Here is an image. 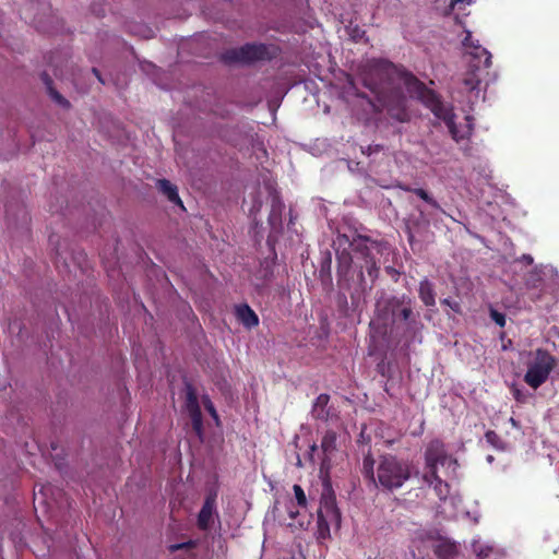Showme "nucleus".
Segmentation results:
<instances>
[{
    "label": "nucleus",
    "mask_w": 559,
    "mask_h": 559,
    "mask_svg": "<svg viewBox=\"0 0 559 559\" xmlns=\"http://www.w3.org/2000/svg\"><path fill=\"white\" fill-rule=\"evenodd\" d=\"M202 402H203V405L205 407V409L207 411V413L216 420L218 421V415H217V412L215 409V406L214 404L212 403L211 399L207 396V395H204L202 397Z\"/></svg>",
    "instance_id": "7c9ffc66"
},
{
    "label": "nucleus",
    "mask_w": 559,
    "mask_h": 559,
    "mask_svg": "<svg viewBox=\"0 0 559 559\" xmlns=\"http://www.w3.org/2000/svg\"><path fill=\"white\" fill-rule=\"evenodd\" d=\"M47 93L50 96V98L60 107L64 109H69L71 107L70 102L66 97H63L55 87L47 91Z\"/></svg>",
    "instance_id": "a878e982"
},
{
    "label": "nucleus",
    "mask_w": 559,
    "mask_h": 559,
    "mask_svg": "<svg viewBox=\"0 0 559 559\" xmlns=\"http://www.w3.org/2000/svg\"><path fill=\"white\" fill-rule=\"evenodd\" d=\"M235 317L248 330L259 325V317L248 304L236 305Z\"/></svg>",
    "instance_id": "4468645a"
},
{
    "label": "nucleus",
    "mask_w": 559,
    "mask_h": 559,
    "mask_svg": "<svg viewBox=\"0 0 559 559\" xmlns=\"http://www.w3.org/2000/svg\"><path fill=\"white\" fill-rule=\"evenodd\" d=\"M293 490H294L298 507L306 509L307 508V497H306V493H305L302 487L300 485L295 484L293 486Z\"/></svg>",
    "instance_id": "c85d7f7f"
},
{
    "label": "nucleus",
    "mask_w": 559,
    "mask_h": 559,
    "mask_svg": "<svg viewBox=\"0 0 559 559\" xmlns=\"http://www.w3.org/2000/svg\"><path fill=\"white\" fill-rule=\"evenodd\" d=\"M337 435L333 430H326L321 440V450L323 453L322 465H329L331 455L336 451Z\"/></svg>",
    "instance_id": "dca6fc26"
},
{
    "label": "nucleus",
    "mask_w": 559,
    "mask_h": 559,
    "mask_svg": "<svg viewBox=\"0 0 559 559\" xmlns=\"http://www.w3.org/2000/svg\"><path fill=\"white\" fill-rule=\"evenodd\" d=\"M22 219H23L24 222H26V221H27V213H26L24 210H22Z\"/></svg>",
    "instance_id": "a18cd8bd"
},
{
    "label": "nucleus",
    "mask_w": 559,
    "mask_h": 559,
    "mask_svg": "<svg viewBox=\"0 0 559 559\" xmlns=\"http://www.w3.org/2000/svg\"><path fill=\"white\" fill-rule=\"evenodd\" d=\"M441 304L442 305H445L448 307H450L454 312H460L461 311V306L457 301H453L451 300L450 298H444L441 300Z\"/></svg>",
    "instance_id": "f704fd0d"
},
{
    "label": "nucleus",
    "mask_w": 559,
    "mask_h": 559,
    "mask_svg": "<svg viewBox=\"0 0 559 559\" xmlns=\"http://www.w3.org/2000/svg\"><path fill=\"white\" fill-rule=\"evenodd\" d=\"M290 518L292 519H295L296 518V514L294 512H290Z\"/></svg>",
    "instance_id": "603ef678"
},
{
    "label": "nucleus",
    "mask_w": 559,
    "mask_h": 559,
    "mask_svg": "<svg viewBox=\"0 0 559 559\" xmlns=\"http://www.w3.org/2000/svg\"><path fill=\"white\" fill-rule=\"evenodd\" d=\"M277 55V48L271 44L248 43L237 48H230L222 53V60L227 64H253L259 61H271Z\"/></svg>",
    "instance_id": "39448f33"
},
{
    "label": "nucleus",
    "mask_w": 559,
    "mask_h": 559,
    "mask_svg": "<svg viewBox=\"0 0 559 559\" xmlns=\"http://www.w3.org/2000/svg\"><path fill=\"white\" fill-rule=\"evenodd\" d=\"M177 207H180L182 209L183 211L186 210L185 206H183V202L182 200L179 198V195L177 194Z\"/></svg>",
    "instance_id": "79ce46f5"
},
{
    "label": "nucleus",
    "mask_w": 559,
    "mask_h": 559,
    "mask_svg": "<svg viewBox=\"0 0 559 559\" xmlns=\"http://www.w3.org/2000/svg\"><path fill=\"white\" fill-rule=\"evenodd\" d=\"M404 78L405 87L412 97L420 100L437 118H445L450 109L443 104L440 96L435 91L428 88L426 84L412 72L404 73Z\"/></svg>",
    "instance_id": "423d86ee"
},
{
    "label": "nucleus",
    "mask_w": 559,
    "mask_h": 559,
    "mask_svg": "<svg viewBox=\"0 0 559 559\" xmlns=\"http://www.w3.org/2000/svg\"><path fill=\"white\" fill-rule=\"evenodd\" d=\"M425 467H433V465H444L448 460L445 444L440 439L431 440L425 450Z\"/></svg>",
    "instance_id": "f8f14e48"
},
{
    "label": "nucleus",
    "mask_w": 559,
    "mask_h": 559,
    "mask_svg": "<svg viewBox=\"0 0 559 559\" xmlns=\"http://www.w3.org/2000/svg\"><path fill=\"white\" fill-rule=\"evenodd\" d=\"M539 298H540V295H537V296L532 295L531 296V300H534V301L538 300Z\"/></svg>",
    "instance_id": "de8ad7c7"
},
{
    "label": "nucleus",
    "mask_w": 559,
    "mask_h": 559,
    "mask_svg": "<svg viewBox=\"0 0 559 559\" xmlns=\"http://www.w3.org/2000/svg\"><path fill=\"white\" fill-rule=\"evenodd\" d=\"M183 411L188 413L191 419L193 431L200 439H202L204 429L202 413L198 399V392L197 389L187 379H185Z\"/></svg>",
    "instance_id": "1a4fd4ad"
},
{
    "label": "nucleus",
    "mask_w": 559,
    "mask_h": 559,
    "mask_svg": "<svg viewBox=\"0 0 559 559\" xmlns=\"http://www.w3.org/2000/svg\"><path fill=\"white\" fill-rule=\"evenodd\" d=\"M367 242V237L354 238L352 254L342 253L338 258L337 283L341 289L349 293L352 300L371 290L379 276L380 267Z\"/></svg>",
    "instance_id": "f257e3e1"
},
{
    "label": "nucleus",
    "mask_w": 559,
    "mask_h": 559,
    "mask_svg": "<svg viewBox=\"0 0 559 559\" xmlns=\"http://www.w3.org/2000/svg\"><path fill=\"white\" fill-rule=\"evenodd\" d=\"M5 213H7L8 216L10 215V209L9 207H7Z\"/></svg>",
    "instance_id": "864d4df0"
},
{
    "label": "nucleus",
    "mask_w": 559,
    "mask_h": 559,
    "mask_svg": "<svg viewBox=\"0 0 559 559\" xmlns=\"http://www.w3.org/2000/svg\"><path fill=\"white\" fill-rule=\"evenodd\" d=\"M556 366V359L550 353L543 348H537L534 352L532 361L527 365V371L524 376V381L533 389H538L544 384L551 370Z\"/></svg>",
    "instance_id": "0eeeda50"
},
{
    "label": "nucleus",
    "mask_w": 559,
    "mask_h": 559,
    "mask_svg": "<svg viewBox=\"0 0 559 559\" xmlns=\"http://www.w3.org/2000/svg\"><path fill=\"white\" fill-rule=\"evenodd\" d=\"M521 260H522L523 262H525L526 264H528V265L533 263V258H532V255H530V254H523V255L521 257Z\"/></svg>",
    "instance_id": "58836bf2"
},
{
    "label": "nucleus",
    "mask_w": 559,
    "mask_h": 559,
    "mask_svg": "<svg viewBox=\"0 0 559 559\" xmlns=\"http://www.w3.org/2000/svg\"><path fill=\"white\" fill-rule=\"evenodd\" d=\"M361 473L379 489L393 492L411 479L412 464L396 455L384 454L379 457L374 469V460L369 453L364 457Z\"/></svg>",
    "instance_id": "f03ea898"
},
{
    "label": "nucleus",
    "mask_w": 559,
    "mask_h": 559,
    "mask_svg": "<svg viewBox=\"0 0 559 559\" xmlns=\"http://www.w3.org/2000/svg\"><path fill=\"white\" fill-rule=\"evenodd\" d=\"M433 554L440 559H455L459 555V545L448 538H439L432 547Z\"/></svg>",
    "instance_id": "2eb2a0df"
},
{
    "label": "nucleus",
    "mask_w": 559,
    "mask_h": 559,
    "mask_svg": "<svg viewBox=\"0 0 559 559\" xmlns=\"http://www.w3.org/2000/svg\"><path fill=\"white\" fill-rule=\"evenodd\" d=\"M217 491L212 489L205 496L201 510L198 513L197 526L200 531H210L215 519H218L216 507Z\"/></svg>",
    "instance_id": "9b49d317"
},
{
    "label": "nucleus",
    "mask_w": 559,
    "mask_h": 559,
    "mask_svg": "<svg viewBox=\"0 0 559 559\" xmlns=\"http://www.w3.org/2000/svg\"><path fill=\"white\" fill-rule=\"evenodd\" d=\"M514 397L520 401L521 400V393L519 390H514Z\"/></svg>",
    "instance_id": "c03bdc74"
},
{
    "label": "nucleus",
    "mask_w": 559,
    "mask_h": 559,
    "mask_svg": "<svg viewBox=\"0 0 559 559\" xmlns=\"http://www.w3.org/2000/svg\"><path fill=\"white\" fill-rule=\"evenodd\" d=\"M103 14H104V10H103V9H102V10H99V12H97V15H98V16H102Z\"/></svg>",
    "instance_id": "09e8293b"
},
{
    "label": "nucleus",
    "mask_w": 559,
    "mask_h": 559,
    "mask_svg": "<svg viewBox=\"0 0 559 559\" xmlns=\"http://www.w3.org/2000/svg\"><path fill=\"white\" fill-rule=\"evenodd\" d=\"M493 437H496V433L493 431L486 432V438L488 441H491Z\"/></svg>",
    "instance_id": "37998d69"
},
{
    "label": "nucleus",
    "mask_w": 559,
    "mask_h": 559,
    "mask_svg": "<svg viewBox=\"0 0 559 559\" xmlns=\"http://www.w3.org/2000/svg\"><path fill=\"white\" fill-rule=\"evenodd\" d=\"M481 79L478 69H471L464 73L462 79L463 88L466 92H474L479 88Z\"/></svg>",
    "instance_id": "412c9836"
},
{
    "label": "nucleus",
    "mask_w": 559,
    "mask_h": 559,
    "mask_svg": "<svg viewBox=\"0 0 559 559\" xmlns=\"http://www.w3.org/2000/svg\"><path fill=\"white\" fill-rule=\"evenodd\" d=\"M418 313L414 312V299L406 295H392L377 300L374 319L370 325L382 324L386 333L388 326L394 328L404 324L411 330L417 323Z\"/></svg>",
    "instance_id": "7ed1b4c3"
},
{
    "label": "nucleus",
    "mask_w": 559,
    "mask_h": 559,
    "mask_svg": "<svg viewBox=\"0 0 559 559\" xmlns=\"http://www.w3.org/2000/svg\"><path fill=\"white\" fill-rule=\"evenodd\" d=\"M418 224H419L418 222H414L412 225L411 224L406 225V234H407V238H408V241L411 245L413 243V241L415 239L414 227L418 226Z\"/></svg>",
    "instance_id": "e433bc0d"
},
{
    "label": "nucleus",
    "mask_w": 559,
    "mask_h": 559,
    "mask_svg": "<svg viewBox=\"0 0 559 559\" xmlns=\"http://www.w3.org/2000/svg\"><path fill=\"white\" fill-rule=\"evenodd\" d=\"M490 318L500 328H503L506 325V323H507L504 313L499 312V311H497L495 309L490 310Z\"/></svg>",
    "instance_id": "2f4dec72"
},
{
    "label": "nucleus",
    "mask_w": 559,
    "mask_h": 559,
    "mask_svg": "<svg viewBox=\"0 0 559 559\" xmlns=\"http://www.w3.org/2000/svg\"><path fill=\"white\" fill-rule=\"evenodd\" d=\"M341 526V512L336 506L334 493L329 490L324 491L320 499L318 509V537L325 539L330 537V526Z\"/></svg>",
    "instance_id": "6e6552de"
},
{
    "label": "nucleus",
    "mask_w": 559,
    "mask_h": 559,
    "mask_svg": "<svg viewBox=\"0 0 559 559\" xmlns=\"http://www.w3.org/2000/svg\"><path fill=\"white\" fill-rule=\"evenodd\" d=\"M438 479H441L438 475V465H433V467H425V473L423 474V480L431 486Z\"/></svg>",
    "instance_id": "bb28decb"
},
{
    "label": "nucleus",
    "mask_w": 559,
    "mask_h": 559,
    "mask_svg": "<svg viewBox=\"0 0 559 559\" xmlns=\"http://www.w3.org/2000/svg\"><path fill=\"white\" fill-rule=\"evenodd\" d=\"M156 188L164 193L169 201L175 202V187L167 179L156 180Z\"/></svg>",
    "instance_id": "5701e85b"
},
{
    "label": "nucleus",
    "mask_w": 559,
    "mask_h": 559,
    "mask_svg": "<svg viewBox=\"0 0 559 559\" xmlns=\"http://www.w3.org/2000/svg\"><path fill=\"white\" fill-rule=\"evenodd\" d=\"M463 45L471 49L469 53L475 56V57H480L481 55L485 56V64L486 67H489L490 63H491V55L485 49L483 48L478 41L474 40L473 39V36L471 34V32H466V36L464 37L463 39Z\"/></svg>",
    "instance_id": "a211bd4d"
},
{
    "label": "nucleus",
    "mask_w": 559,
    "mask_h": 559,
    "mask_svg": "<svg viewBox=\"0 0 559 559\" xmlns=\"http://www.w3.org/2000/svg\"><path fill=\"white\" fill-rule=\"evenodd\" d=\"M465 0H451L450 7L454 9L459 3H463ZM467 3L471 2V0H466Z\"/></svg>",
    "instance_id": "ea45409f"
},
{
    "label": "nucleus",
    "mask_w": 559,
    "mask_h": 559,
    "mask_svg": "<svg viewBox=\"0 0 559 559\" xmlns=\"http://www.w3.org/2000/svg\"><path fill=\"white\" fill-rule=\"evenodd\" d=\"M473 550L477 559H486L492 552V547L483 544H474Z\"/></svg>",
    "instance_id": "cd10ccee"
},
{
    "label": "nucleus",
    "mask_w": 559,
    "mask_h": 559,
    "mask_svg": "<svg viewBox=\"0 0 559 559\" xmlns=\"http://www.w3.org/2000/svg\"><path fill=\"white\" fill-rule=\"evenodd\" d=\"M406 192H412L419 197L421 200H424L426 203L431 205L432 207L440 210L444 213V211L441 209L440 204L423 188H412V187H403L402 188Z\"/></svg>",
    "instance_id": "4be33fe9"
},
{
    "label": "nucleus",
    "mask_w": 559,
    "mask_h": 559,
    "mask_svg": "<svg viewBox=\"0 0 559 559\" xmlns=\"http://www.w3.org/2000/svg\"><path fill=\"white\" fill-rule=\"evenodd\" d=\"M168 550L171 552V554H175V544H171L168 546Z\"/></svg>",
    "instance_id": "49530a36"
},
{
    "label": "nucleus",
    "mask_w": 559,
    "mask_h": 559,
    "mask_svg": "<svg viewBox=\"0 0 559 559\" xmlns=\"http://www.w3.org/2000/svg\"><path fill=\"white\" fill-rule=\"evenodd\" d=\"M330 396L328 394H320L312 406V415L317 419L326 421L329 419V411L326 409Z\"/></svg>",
    "instance_id": "aec40b11"
},
{
    "label": "nucleus",
    "mask_w": 559,
    "mask_h": 559,
    "mask_svg": "<svg viewBox=\"0 0 559 559\" xmlns=\"http://www.w3.org/2000/svg\"><path fill=\"white\" fill-rule=\"evenodd\" d=\"M92 72H93V74L97 78V80H98L102 84H105V80H104V78L102 76L100 71H99L97 68H92Z\"/></svg>",
    "instance_id": "4c0bfd02"
},
{
    "label": "nucleus",
    "mask_w": 559,
    "mask_h": 559,
    "mask_svg": "<svg viewBox=\"0 0 559 559\" xmlns=\"http://www.w3.org/2000/svg\"><path fill=\"white\" fill-rule=\"evenodd\" d=\"M51 449L56 450L57 447L53 443H51Z\"/></svg>",
    "instance_id": "5fc2aeb1"
},
{
    "label": "nucleus",
    "mask_w": 559,
    "mask_h": 559,
    "mask_svg": "<svg viewBox=\"0 0 559 559\" xmlns=\"http://www.w3.org/2000/svg\"><path fill=\"white\" fill-rule=\"evenodd\" d=\"M199 546L198 539H190L183 543H177V559H198L195 548Z\"/></svg>",
    "instance_id": "6ab92c4d"
},
{
    "label": "nucleus",
    "mask_w": 559,
    "mask_h": 559,
    "mask_svg": "<svg viewBox=\"0 0 559 559\" xmlns=\"http://www.w3.org/2000/svg\"><path fill=\"white\" fill-rule=\"evenodd\" d=\"M404 73L411 72L386 59L367 60L359 69L362 85L374 94L377 99H382L388 92H392L391 85L395 78L405 85Z\"/></svg>",
    "instance_id": "20e7f679"
},
{
    "label": "nucleus",
    "mask_w": 559,
    "mask_h": 559,
    "mask_svg": "<svg viewBox=\"0 0 559 559\" xmlns=\"http://www.w3.org/2000/svg\"><path fill=\"white\" fill-rule=\"evenodd\" d=\"M171 506H173V501L170 500V501H169V507H170V508H173ZM173 510H174V509H170V513H173Z\"/></svg>",
    "instance_id": "3c124183"
},
{
    "label": "nucleus",
    "mask_w": 559,
    "mask_h": 559,
    "mask_svg": "<svg viewBox=\"0 0 559 559\" xmlns=\"http://www.w3.org/2000/svg\"><path fill=\"white\" fill-rule=\"evenodd\" d=\"M40 80L43 81L44 85L46 86V91H49L50 88L53 87V81L47 72L44 71L40 73Z\"/></svg>",
    "instance_id": "72a5a7b5"
},
{
    "label": "nucleus",
    "mask_w": 559,
    "mask_h": 559,
    "mask_svg": "<svg viewBox=\"0 0 559 559\" xmlns=\"http://www.w3.org/2000/svg\"><path fill=\"white\" fill-rule=\"evenodd\" d=\"M454 117H455L454 114L450 110L445 115V118H441L445 122L453 140H455L456 142H460L461 140L469 138L472 134V131H473V127L471 123V120H472L471 117L469 116L465 117L467 123L463 130L457 128V126L455 124V121H454Z\"/></svg>",
    "instance_id": "ddd939ff"
},
{
    "label": "nucleus",
    "mask_w": 559,
    "mask_h": 559,
    "mask_svg": "<svg viewBox=\"0 0 559 559\" xmlns=\"http://www.w3.org/2000/svg\"><path fill=\"white\" fill-rule=\"evenodd\" d=\"M350 31L352 37L357 40L360 39L365 35V31L360 29L358 25L352 27V25L348 26Z\"/></svg>",
    "instance_id": "c9c22d12"
},
{
    "label": "nucleus",
    "mask_w": 559,
    "mask_h": 559,
    "mask_svg": "<svg viewBox=\"0 0 559 559\" xmlns=\"http://www.w3.org/2000/svg\"><path fill=\"white\" fill-rule=\"evenodd\" d=\"M141 69L147 75H151L152 79H154V76L159 73V69H157L156 66L151 62L141 63Z\"/></svg>",
    "instance_id": "473e14b6"
},
{
    "label": "nucleus",
    "mask_w": 559,
    "mask_h": 559,
    "mask_svg": "<svg viewBox=\"0 0 559 559\" xmlns=\"http://www.w3.org/2000/svg\"><path fill=\"white\" fill-rule=\"evenodd\" d=\"M317 448H318V447H317V444H313V445L311 447V451H316V450H317Z\"/></svg>",
    "instance_id": "8fccbe9b"
},
{
    "label": "nucleus",
    "mask_w": 559,
    "mask_h": 559,
    "mask_svg": "<svg viewBox=\"0 0 559 559\" xmlns=\"http://www.w3.org/2000/svg\"><path fill=\"white\" fill-rule=\"evenodd\" d=\"M418 296L426 307H435L436 292L433 283L428 278L421 280L418 286Z\"/></svg>",
    "instance_id": "f3484780"
},
{
    "label": "nucleus",
    "mask_w": 559,
    "mask_h": 559,
    "mask_svg": "<svg viewBox=\"0 0 559 559\" xmlns=\"http://www.w3.org/2000/svg\"><path fill=\"white\" fill-rule=\"evenodd\" d=\"M153 81L156 85L165 90H169L171 86V75L162 70L154 76Z\"/></svg>",
    "instance_id": "393cba45"
},
{
    "label": "nucleus",
    "mask_w": 559,
    "mask_h": 559,
    "mask_svg": "<svg viewBox=\"0 0 559 559\" xmlns=\"http://www.w3.org/2000/svg\"><path fill=\"white\" fill-rule=\"evenodd\" d=\"M382 107L386 108L389 116L399 121L406 122L409 120V114L406 109V98L401 91H392L390 94L377 99Z\"/></svg>",
    "instance_id": "9d476101"
},
{
    "label": "nucleus",
    "mask_w": 559,
    "mask_h": 559,
    "mask_svg": "<svg viewBox=\"0 0 559 559\" xmlns=\"http://www.w3.org/2000/svg\"><path fill=\"white\" fill-rule=\"evenodd\" d=\"M187 308H189V307H188V305L186 302H183V301L178 302L177 301V311H179L181 309L186 310Z\"/></svg>",
    "instance_id": "a19ab883"
},
{
    "label": "nucleus",
    "mask_w": 559,
    "mask_h": 559,
    "mask_svg": "<svg viewBox=\"0 0 559 559\" xmlns=\"http://www.w3.org/2000/svg\"><path fill=\"white\" fill-rule=\"evenodd\" d=\"M282 207H283V204L280 201L273 203L272 212L269 217V221L271 224H275L276 222L281 221Z\"/></svg>",
    "instance_id": "c756f323"
},
{
    "label": "nucleus",
    "mask_w": 559,
    "mask_h": 559,
    "mask_svg": "<svg viewBox=\"0 0 559 559\" xmlns=\"http://www.w3.org/2000/svg\"><path fill=\"white\" fill-rule=\"evenodd\" d=\"M433 485L435 492L440 500H445L450 493V486L442 479H438Z\"/></svg>",
    "instance_id": "b1692460"
}]
</instances>
